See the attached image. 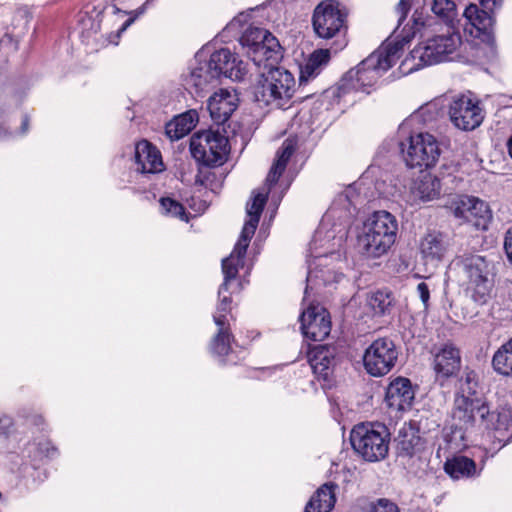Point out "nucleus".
<instances>
[{
    "mask_svg": "<svg viewBox=\"0 0 512 512\" xmlns=\"http://www.w3.org/2000/svg\"><path fill=\"white\" fill-rule=\"evenodd\" d=\"M240 44L254 65L263 68L254 87V98L260 104L284 107L293 97L296 81L293 74L277 64L283 49L276 37L263 28L250 27L240 38Z\"/></svg>",
    "mask_w": 512,
    "mask_h": 512,
    "instance_id": "obj_1",
    "label": "nucleus"
},
{
    "mask_svg": "<svg viewBox=\"0 0 512 512\" xmlns=\"http://www.w3.org/2000/svg\"><path fill=\"white\" fill-rule=\"evenodd\" d=\"M294 151L295 141L292 139H286L277 151L276 160L266 178V186L263 187L261 191L253 192L251 201L247 203L246 212L249 219L244 223L240 237L235 244L233 251L228 257L222 260L224 282L219 288V304L217 305L216 312L213 315V320L218 328L227 327L228 325L227 315L231 311V298L230 296L225 295V292L228 291L232 281L236 279L239 266H242L244 263V257L249 246V242L258 226L271 186L278 181L284 172Z\"/></svg>",
    "mask_w": 512,
    "mask_h": 512,
    "instance_id": "obj_2",
    "label": "nucleus"
},
{
    "mask_svg": "<svg viewBox=\"0 0 512 512\" xmlns=\"http://www.w3.org/2000/svg\"><path fill=\"white\" fill-rule=\"evenodd\" d=\"M422 25L413 19V32L402 35L400 41H390L381 45L355 68L349 70L340 81L339 90L345 94L352 90L369 92L367 89L377 83L400 58L404 44L408 43Z\"/></svg>",
    "mask_w": 512,
    "mask_h": 512,
    "instance_id": "obj_3",
    "label": "nucleus"
},
{
    "mask_svg": "<svg viewBox=\"0 0 512 512\" xmlns=\"http://www.w3.org/2000/svg\"><path fill=\"white\" fill-rule=\"evenodd\" d=\"M476 382L470 374L466 376L465 382L461 384L462 394L456 396L452 419L454 426L459 429H468L478 423L486 429H499V415L490 411L484 401L472 396L475 393Z\"/></svg>",
    "mask_w": 512,
    "mask_h": 512,
    "instance_id": "obj_4",
    "label": "nucleus"
},
{
    "mask_svg": "<svg viewBox=\"0 0 512 512\" xmlns=\"http://www.w3.org/2000/svg\"><path fill=\"white\" fill-rule=\"evenodd\" d=\"M397 231L394 215L385 210L376 211L363 224L357 238L358 249L367 257L378 258L394 244Z\"/></svg>",
    "mask_w": 512,
    "mask_h": 512,
    "instance_id": "obj_5",
    "label": "nucleus"
},
{
    "mask_svg": "<svg viewBox=\"0 0 512 512\" xmlns=\"http://www.w3.org/2000/svg\"><path fill=\"white\" fill-rule=\"evenodd\" d=\"M461 35L456 31L435 35L419 43L410 52L405 62H412L410 71L419 70L425 66L449 61L461 46Z\"/></svg>",
    "mask_w": 512,
    "mask_h": 512,
    "instance_id": "obj_6",
    "label": "nucleus"
},
{
    "mask_svg": "<svg viewBox=\"0 0 512 512\" xmlns=\"http://www.w3.org/2000/svg\"><path fill=\"white\" fill-rule=\"evenodd\" d=\"M460 281L475 302L485 303L491 289L492 264L484 256L465 254L455 260Z\"/></svg>",
    "mask_w": 512,
    "mask_h": 512,
    "instance_id": "obj_7",
    "label": "nucleus"
},
{
    "mask_svg": "<svg viewBox=\"0 0 512 512\" xmlns=\"http://www.w3.org/2000/svg\"><path fill=\"white\" fill-rule=\"evenodd\" d=\"M354 451L368 462L383 460L389 451L390 432L381 423H360L350 433Z\"/></svg>",
    "mask_w": 512,
    "mask_h": 512,
    "instance_id": "obj_8",
    "label": "nucleus"
},
{
    "mask_svg": "<svg viewBox=\"0 0 512 512\" xmlns=\"http://www.w3.org/2000/svg\"><path fill=\"white\" fill-rule=\"evenodd\" d=\"M190 151L195 160L204 165H221L229 152L228 139L218 131H201L191 137Z\"/></svg>",
    "mask_w": 512,
    "mask_h": 512,
    "instance_id": "obj_9",
    "label": "nucleus"
},
{
    "mask_svg": "<svg viewBox=\"0 0 512 512\" xmlns=\"http://www.w3.org/2000/svg\"><path fill=\"white\" fill-rule=\"evenodd\" d=\"M401 152L407 166L431 168L438 162L441 149L432 134L417 133L401 143Z\"/></svg>",
    "mask_w": 512,
    "mask_h": 512,
    "instance_id": "obj_10",
    "label": "nucleus"
},
{
    "mask_svg": "<svg viewBox=\"0 0 512 512\" xmlns=\"http://www.w3.org/2000/svg\"><path fill=\"white\" fill-rule=\"evenodd\" d=\"M397 359L398 350L393 340L382 337L374 340L365 350L363 364L368 374L380 377L392 370Z\"/></svg>",
    "mask_w": 512,
    "mask_h": 512,
    "instance_id": "obj_11",
    "label": "nucleus"
},
{
    "mask_svg": "<svg viewBox=\"0 0 512 512\" xmlns=\"http://www.w3.org/2000/svg\"><path fill=\"white\" fill-rule=\"evenodd\" d=\"M346 17L338 3L322 2L314 10V31L320 38L331 39L346 31Z\"/></svg>",
    "mask_w": 512,
    "mask_h": 512,
    "instance_id": "obj_12",
    "label": "nucleus"
},
{
    "mask_svg": "<svg viewBox=\"0 0 512 512\" xmlns=\"http://www.w3.org/2000/svg\"><path fill=\"white\" fill-rule=\"evenodd\" d=\"M449 116L458 129L465 131L477 128L484 119L479 101L470 95L455 97L449 107Z\"/></svg>",
    "mask_w": 512,
    "mask_h": 512,
    "instance_id": "obj_13",
    "label": "nucleus"
},
{
    "mask_svg": "<svg viewBox=\"0 0 512 512\" xmlns=\"http://www.w3.org/2000/svg\"><path fill=\"white\" fill-rule=\"evenodd\" d=\"M455 217L472 223L478 229H486L491 219L488 204L476 197L462 195L451 205Z\"/></svg>",
    "mask_w": 512,
    "mask_h": 512,
    "instance_id": "obj_14",
    "label": "nucleus"
},
{
    "mask_svg": "<svg viewBox=\"0 0 512 512\" xmlns=\"http://www.w3.org/2000/svg\"><path fill=\"white\" fill-rule=\"evenodd\" d=\"M493 11L479 7L476 4L468 5L463 13L465 19L475 29V37L490 47L495 44Z\"/></svg>",
    "mask_w": 512,
    "mask_h": 512,
    "instance_id": "obj_15",
    "label": "nucleus"
},
{
    "mask_svg": "<svg viewBox=\"0 0 512 512\" xmlns=\"http://www.w3.org/2000/svg\"><path fill=\"white\" fill-rule=\"evenodd\" d=\"M301 330L306 338L323 341L331 331L328 312L322 307H309L300 316Z\"/></svg>",
    "mask_w": 512,
    "mask_h": 512,
    "instance_id": "obj_16",
    "label": "nucleus"
},
{
    "mask_svg": "<svg viewBox=\"0 0 512 512\" xmlns=\"http://www.w3.org/2000/svg\"><path fill=\"white\" fill-rule=\"evenodd\" d=\"M207 63L212 70H217L218 78L223 75L232 80L240 81L248 72L247 64L238 59L227 48H222L212 53Z\"/></svg>",
    "mask_w": 512,
    "mask_h": 512,
    "instance_id": "obj_17",
    "label": "nucleus"
},
{
    "mask_svg": "<svg viewBox=\"0 0 512 512\" xmlns=\"http://www.w3.org/2000/svg\"><path fill=\"white\" fill-rule=\"evenodd\" d=\"M239 104V98L235 90L220 89L210 96L208 110L213 121L220 125L224 124Z\"/></svg>",
    "mask_w": 512,
    "mask_h": 512,
    "instance_id": "obj_18",
    "label": "nucleus"
},
{
    "mask_svg": "<svg viewBox=\"0 0 512 512\" xmlns=\"http://www.w3.org/2000/svg\"><path fill=\"white\" fill-rule=\"evenodd\" d=\"M414 391L409 379L398 377L390 382L386 389L385 401L395 411L410 409L414 400Z\"/></svg>",
    "mask_w": 512,
    "mask_h": 512,
    "instance_id": "obj_19",
    "label": "nucleus"
},
{
    "mask_svg": "<svg viewBox=\"0 0 512 512\" xmlns=\"http://www.w3.org/2000/svg\"><path fill=\"white\" fill-rule=\"evenodd\" d=\"M134 159L136 170L143 174H155L164 170L160 151L147 140L136 144Z\"/></svg>",
    "mask_w": 512,
    "mask_h": 512,
    "instance_id": "obj_20",
    "label": "nucleus"
},
{
    "mask_svg": "<svg viewBox=\"0 0 512 512\" xmlns=\"http://www.w3.org/2000/svg\"><path fill=\"white\" fill-rule=\"evenodd\" d=\"M336 349L332 346L317 345L308 352V362L314 374L328 381L335 366Z\"/></svg>",
    "mask_w": 512,
    "mask_h": 512,
    "instance_id": "obj_21",
    "label": "nucleus"
},
{
    "mask_svg": "<svg viewBox=\"0 0 512 512\" xmlns=\"http://www.w3.org/2000/svg\"><path fill=\"white\" fill-rule=\"evenodd\" d=\"M441 192L440 180L428 171L421 172L412 182L410 195L414 201L428 202L437 199Z\"/></svg>",
    "mask_w": 512,
    "mask_h": 512,
    "instance_id": "obj_22",
    "label": "nucleus"
},
{
    "mask_svg": "<svg viewBox=\"0 0 512 512\" xmlns=\"http://www.w3.org/2000/svg\"><path fill=\"white\" fill-rule=\"evenodd\" d=\"M461 357L458 348L445 344L434 356V370L443 377L456 374L460 369Z\"/></svg>",
    "mask_w": 512,
    "mask_h": 512,
    "instance_id": "obj_23",
    "label": "nucleus"
},
{
    "mask_svg": "<svg viewBox=\"0 0 512 512\" xmlns=\"http://www.w3.org/2000/svg\"><path fill=\"white\" fill-rule=\"evenodd\" d=\"M448 243L441 233L426 234L420 242V252L427 262L439 263L447 252Z\"/></svg>",
    "mask_w": 512,
    "mask_h": 512,
    "instance_id": "obj_24",
    "label": "nucleus"
},
{
    "mask_svg": "<svg viewBox=\"0 0 512 512\" xmlns=\"http://www.w3.org/2000/svg\"><path fill=\"white\" fill-rule=\"evenodd\" d=\"M398 455L411 458L422 449L419 431L412 426H403L395 439Z\"/></svg>",
    "mask_w": 512,
    "mask_h": 512,
    "instance_id": "obj_25",
    "label": "nucleus"
},
{
    "mask_svg": "<svg viewBox=\"0 0 512 512\" xmlns=\"http://www.w3.org/2000/svg\"><path fill=\"white\" fill-rule=\"evenodd\" d=\"M336 487L333 483L322 485L307 503L305 512H330L336 502Z\"/></svg>",
    "mask_w": 512,
    "mask_h": 512,
    "instance_id": "obj_26",
    "label": "nucleus"
},
{
    "mask_svg": "<svg viewBox=\"0 0 512 512\" xmlns=\"http://www.w3.org/2000/svg\"><path fill=\"white\" fill-rule=\"evenodd\" d=\"M198 121V115L195 110H190L174 117L166 125V135L171 140H179L187 135Z\"/></svg>",
    "mask_w": 512,
    "mask_h": 512,
    "instance_id": "obj_27",
    "label": "nucleus"
},
{
    "mask_svg": "<svg viewBox=\"0 0 512 512\" xmlns=\"http://www.w3.org/2000/svg\"><path fill=\"white\" fill-rule=\"evenodd\" d=\"M330 59V52L328 49H320L314 51L306 63L300 68V83L307 82L308 80L316 77L327 65Z\"/></svg>",
    "mask_w": 512,
    "mask_h": 512,
    "instance_id": "obj_28",
    "label": "nucleus"
},
{
    "mask_svg": "<svg viewBox=\"0 0 512 512\" xmlns=\"http://www.w3.org/2000/svg\"><path fill=\"white\" fill-rule=\"evenodd\" d=\"M217 80V70H212L206 61L200 62L198 66L194 67L186 78L187 84L195 87L197 91L205 90L210 84H213Z\"/></svg>",
    "mask_w": 512,
    "mask_h": 512,
    "instance_id": "obj_29",
    "label": "nucleus"
},
{
    "mask_svg": "<svg viewBox=\"0 0 512 512\" xmlns=\"http://www.w3.org/2000/svg\"><path fill=\"white\" fill-rule=\"evenodd\" d=\"M444 469L451 478L460 479L474 476L476 473V464L468 457L455 456L446 461Z\"/></svg>",
    "mask_w": 512,
    "mask_h": 512,
    "instance_id": "obj_30",
    "label": "nucleus"
},
{
    "mask_svg": "<svg viewBox=\"0 0 512 512\" xmlns=\"http://www.w3.org/2000/svg\"><path fill=\"white\" fill-rule=\"evenodd\" d=\"M394 299L387 291H377L367 298V305L376 316H382L390 312Z\"/></svg>",
    "mask_w": 512,
    "mask_h": 512,
    "instance_id": "obj_31",
    "label": "nucleus"
},
{
    "mask_svg": "<svg viewBox=\"0 0 512 512\" xmlns=\"http://www.w3.org/2000/svg\"><path fill=\"white\" fill-rule=\"evenodd\" d=\"M494 371L505 377H512V353L502 344L492 357Z\"/></svg>",
    "mask_w": 512,
    "mask_h": 512,
    "instance_id": "obj_32",
    "label": "nucleus"
},
{
    "mask_svg": "<svg viewBox=\"0 0 512 512\" xmlns=\"http://www.w3.org/2000/svg\"><path fill=\"white\" fill-rule=\"evenodd\" d=\"M430 10L445 23H451L457 16L456 4L453 0H427Z\"/></svg>",
    "mask_w": 512,
    "mask_h": 512,
    "instance_id": "obj_33",
    "label": "nucleus"
},
{
    "mask_svg": "<svg viewBox=\"0 0 512 512\" xmlns=\"http://www.w3.org/2000/svg\"><path fill=\"white\" fill-rule=\"evenodd\" d=\"M230 338L227 327L218 328V333L210 345L212 353L217 356L227 355L230 351Z\"/></svg>",
    "mask_w": 512,
    "mask_h": 512,
    "instance_id": "obj_34",
    "label": "nucleus"
},
{
    "mask_svg": "<svg viewBox=\"0 0 512 512\" xmlns=\"http://www.w3.org/2000/svg\"><path fill=\"white\" fill-rule=\"evenodd\" d=\"M160 206L163 214L187 220L185 208L179 202L171 198H161Z\"/></svg>",
    "mask_w": 512,
    "mask_h": 512,
    "instance_id": "obj_35",
    "label": "nucleus"
},
{
    "mask_svg": "<svg viewBox=\"0 0 512 512\" xmlns=\"http://www.w3.org/2000/svg\"><path fill=\"white\" fill-rule=\"evenodd\" d=\"M364 512H400V510L394 502L381 498L376 502L370 503Z\"/></svg>",
    "mask_w": 512,
    "mask_h": 512,
    "instance_id": "obj_36",
    "label": "nucleus"
},
{
    "mask_svg": "<svg viewBox=\"0 0 512 512\" xmlns=\"http://www.w3.org/2000/svg\"><path fill=\"white\" fill-rule=\"evenodd\" d=\"M321 236H322V232L320 230H318L314 236L312 243L310 244V252L314 258H321V257L327 256L328 254H333V250H331L329 252H323V253L317 251V249H318L317 244H318V241L321 240Z\"/></svg>",
    "mask_w": 512,
    "mask_h": 512,
    "instance_id": "obj_37",
    "label": "nucleus"
},
{
    "mask_svg": "<svg viewBox=\"0 0 512 512\" xmlns=\"http://www.w3.org/2000/svg\"><path fill=\"white\" fill-rule=\"evenodd\" d=\"M13 427V420L8 415L0 417V436H7Z\"/></svg>",
    "mask_w": 512,
    "mask_h": 512,
    "instance_id": "obj_38",
    "label": "nucleus"
},
{
    "mask_svg": "<svg viewBox=\"0 0 512 512\" xmlns=\"http://www.w3.org/2000/svg\"><path fill=\"white\" fill-rule=\"evenodd\" d=\"M417 293L419 298L421 299L425 308L428 307V302L430 298V291L426 283L421 282L417 285Z\"/></svg>",
    "mask_w": 512,
    "mask_h": 512,
    "instance_id": "obj_39",
    "label": "nucleus"
},
{
    "mask_svg": "<svg viewBox=\"0 0 512 512\" xmlns=\"http://www.w3.org/2000/svg\"><path fill=\"white\" fill-rule=\"evenodd\" d=\"M410 10V4L407 0H400L396 6V12L399 14V24L405 19Z\"/></svg>",
    "mask_w": 512,
    "mask_h": 512,
    "instance_id": "obj_40",
    "label": "nucleus"
},
{
    "mask_svg": "<svg viewBox=\"0 0 512 512\" xmlns=\"http://www.w3.org/2000/svg\"><path fill=\"white\" fill-rule=\"evenodd\" d=\"M504 249L508 257V260L512 263V228L506 232Z\"/></svg>",
    "mask_w": 512,
    "mask_h": 512,
    "instance_id": "obj_41",
    "label": "nucleus"
},
{
    "mask_svg": "<svg viewBox=\"0 0 512 512\" xmlns=\"http://www.w3.org/2000/svg\"><path fill=\"white\" fill-rule=\"evenodd\" d=\"M501 3L502 0H480L481 7L493 12L501 6Z\"/></svg>",
    "mask_w": 512,
    "mask_h": 512,
    "instance_id": "obj_42",
    "label": "nucleus"
},
{
    "mask_svg": "<svg viewBox=\"0 0 512 512\" xmlns=\"http://www.w3.org/2000/svg\"><path fill=\"white\" fill-rule=\"evenodd\" d=\"M22 130L23 132H26L28 130V118L24 117L22 121Z\"/></svg>",
    "mask_w": 512,
    "mask_h": 512,
    "instance_id": "obj_43",
    "label": "nucleus"
},
{
    "mask_svg": "<svg viewBox=\"0 0 512 512\" xmlns=\"http://www.w3.org/2000/svg\"><path fill=\"white\" fill-rule=\"evenodd\" d=\"M503 344L507 347L508 351L512 353V337Z\"/></svg>",
    "mask_w": 512,
    "mask_h": 512,
    "instance_id": "obj_44",
    "label": "nucleus"
},
{
    "mask_svg": "<svg viewBox=\"0 0 512 512\" xmlns=\"http://www.w3.org/2000/svg\"><path fill=\"white\" fill-rule=\"evenodd\" d=\"M131 21H132V20H127V21H126V23H125V25H124V27H123V29H125V28H126V27L131 23Z\"/></svg>",
    "mask_w": 512,
    "mask_h": 512,
    "instance_id": "obj_45",
    "label": "nucleus"
},
{
    "mask_svg": "<svg viewBox=\"0 0 512 512\" xmlns=\"http://www.w3.org/2000/svg\"><path fill=\"white\" fill-rule=\"evenodd\" d=\"M307 281H311V272H309L308 276H307Z\"/></svg>",
    "mask_w": 512,
    "mask_h": 512,
    "instance_id": "obj_46",
    "label": "nucleus"
}]
</instances>
